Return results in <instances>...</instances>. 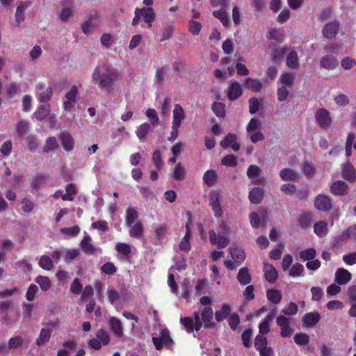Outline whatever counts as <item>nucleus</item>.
<instances>
[{
  "label": "nucleus",
  "instance_id": "nucleus-1",
  "mask_svg": "<svg viewBox=\"0 0 356 356\" xmlns=\"http://www.w3.org/2000/svg\"><path fill=\"white\" fill-rule=\"evenodd\" d=\"M120 79L118 70L107 63H99L92 74V81L103 92L110 93Z\"/></svg>",
  "mask_w": 356,
  "mask_h": 356
},
{
  "label": "nucleus",
  "instance_id": "nucleus-2",
  "mask_svg": "<svg viewBox=\"0 0 356 356\" xmlns=\"http://www.w3.org/2000/svg\"><path fill=\"white\" fill-rule=\"evenodd\" d=\"M315 120L318 125L323 129H327L332 124L330 112L325 108H318L315 113Z\"/></svg>",
  "mask_w": 356,
  "mask_h": 356
},
{
  "label": "nucleus",
  "instance_id": "nucleus-3",
  "mask_svg": "<svg viewBox=\"0 0 356 356\" xmlns=\"http://www.w3.org/2000/svg\"><path fill=\"white\" fill-rule=\"evenodd\" d=\"M290 318L283 315L277 317L276 322L281 329L280 334L283 337H289L293 333V330L290 326Z\"/></svg>",
  "mask_w": 356,
  "mask_h": 356
},
{
  "label": "nucleus",
  "instance_id": "nucleus-4",
  "mask_svg": "<svg viewBox=\"0 0 356 356\" xmlns=\"http://www.w3.org/2000/svg\"><path fill=\"white\" fill-rule=\"evenodd\" d=\"M227 234H218L213 229L209 231V236L210 243L217 245L219 248H225L230 242Z\"/></svg>",
  "mask_w": 356,
  "mask_h": 356
},
{
  "label": "nucleus",
  "instance_id": "nucleus-5",
  "mask_svg": "<svg viewBox=\"0 0 356 356\" xmlns=\"http://www.w3.org/2000/svg\"><path fill=\"white\" fill-rule=\"evenodd\" d=\"M75 10L73 6L72 2L68 1L65 2L63 8L57 13V17L61 22H65L74 16Z\"/></svg>",
  "mask_w": 356,
  "mask_h": 356
},
{
  "label": "nucleus",
  "instance_id": "nucleus-6",
  "mask_svg": "<svg viewBox=\"0 0 356 356\" xmlns=\"http://www.w3.org/2000/svg\"><path fill=\"white\" fill-rule=\"evenodd\" d=\"M314 206L319 211H330L332 208V200L328 195H318L314 200Z\"/></svg>",
  "mask_w": 356,
  "mask_h": 356
},
{
  "label": "nucleus",
  "instance_id": "nucleus-7",
  "mask_svg": "<svg viewBox=\"0 0 356 356\" xmlns=\"http://www.w3.org/2000/svg\"><path fill=\"white\" fill-rule=\"evenodd\" d=\"M77 94V87L72 86L65 96V100L63 102V108L65 111H70L74 107Z\"/></svg>",
  "mask_w": 356,
  "mask_h": 356
},
{
  "label": "nucleus",
  "instance_id": "nucleus-8",
  "mask_svg": "<svg viewBox=\"0 0 356 356\" xmlns=\"http://www.w3.org/2000/svg\"><path fill=\"white\" fill-rule=\"evenodd\" d=\"M243 89L241 84L237 81H231L227 88V97L230 101H234L243 94Z\"/></svg>",
  "mask_w": 356,
  "mask_h": 356
},
{
  "label": "nucleus",
  "instance_id": "nucleus-9",
  "mask_svg": "<svg viewBox=\"0 0 356 356\" xmlns=\"http://www.w3.org/2000/svg\"><path fill=\"white\" fill-rule=\"evenodd\" d=\"M348 185L342 180L334 181L330 186V191L334 195L343 196L347 194Z\"/></svg>",
  "mask_w": 356,
  "mask_h": 356
},
{
  "label": "nucleus",
  "instance_id": "nucleus-10",
  "mask_svg": "<svg viewBox=\"0 0 356 356\" xmlns=\"http://www.w3.org/2000/svg\"><path fill=\"white\" fill-rule=\"evenodd\" d=\"M221 197L218 193H212L209 198V205L211 207L214 216L217 218L222 216V210L220 204Z\"/></svg>",
  "mask_w": 356,
  "mask_h": 356
},
{
  "label": "nucleus",
  "instance_id": "nucleus-11",
  "mask_svg": "<svg viewBox=\"0 0 356 356\" xmlns=\"http://www.w3.org/2000/svg\"><path fill=\"white\" fill-rule=\"evenodd\" d=\"M213 311L210 307H204L202 311L201 318L204 323V325L207 328H211L216 326V323L213 322Z\"/></svg>",
  "mask_w": 356,
  "mask_h": 356
},
{
  "label": "nucleus",
  "instance_id": "nucleus-12",
  "mask_svg": "<svg viewBox=\"0 0 356 356\" xmlns=\"http://www.w3.org/2000/svg\"><path fill=\"white\" fill-rule=\"evenodd\" d=\"M137 12L140 13V15L143 20L147 24L148 28L152 27V23L154 21L156 14L152 8H137Z\"/></svg>",
  "mask_w": 356,
  "mask_h": 356
},
{
  "label": "nucleus",
  "instance_id": "nucleus-13",
  "mask_svg": "<svg viewBox=\"0 0 356 356\" xmlns=\"http://www.w3.org/2000/svg\"><path fill=\"white\" fill-rule=\"evenodd\" d=\"M352 279L351 273L346 269L340 268L337 270L334 275V281L339 285H345Z\"/></svg>",
  "mask_w": 356,
  "mask_h": 356
},
{
  "label": "nucleus",
  "instance_id": "nucleus-14",
  "mask_svg": "<svg viewBox=\"0 0 356 356\" xmlns=\"http://www.w3.org/2000/svg\"><path fill=\"white\" fill-rule=\"evenodd\" d=\"M236 136L235 134H228L223 140L220 143V145L224 149H227L229 146L232 147L234 152H237L240 149V145L236 142Z\"/></svg>",
  "mask_w": 356,
  "mask_h": 356
},
{
  "label": "nucleus",
  "instance_id": "nucleus-15",
  "mask_svg": "<svg viewBox=\"0 0 356 356\" xmlns=\"http://www.w3.org/2000/svg\"><path fill=\"white\" fill-rule=\"evenodd\" d=\"M108 325L111 330L118 337L123 336L122 324L120 320L115 316H111L108 318Z\"/></svg>",
  "mask_w": 356,
  "mask_h": 356
},
{
  "label": "nucleus",
  "instance_id": "nucleus-16",
  "mask_svg": "<svg viewBox=\"0 0 356 356\" xmlns=\"http://www.w3.org/2000/svg\"><path fill=\"white\" fill-rule=\"evenodd\" d=\"M339 24L337 22H331L325 25L323 34L327 39L334 38L338 33Z\"/></svg>",
  "mask_w": 356,
  "mask_h": 356
},
{
  "label": "nucleus",
  "instance_id": "nucleus-17",
  "mask_svg": "<svg viewBox=\"0 0 356 356\" xmlns=\"http://www.w3.org/2000/svg\"><path fill=\"white\" fill-rule=\"evenodd\" d=\"M342 177L350 182H353L356 180V170L350 162L343 165Z\"/></svg>",
  "mask_w": 356,
  "mask_h": 356
},
{
  "label": "nucleus",
  "instance_id": "nucleus-18",
  "mask_svg": "<svg viewBox=\"0 0 356 356\" xmlns=\"http://www.w3.org/2000/svg\"><path fill=\"white\" fill-rule=\"evenodd\" d=\"M321 319V315L318 312H309L302 317V323L305 327H313L316 325Z\"/></svg>",
  "mask_w": 356,
  "mask_h": 356
},
{
  "label": "nucleus",
  "instance_id": "nucleus-19",
  "mask_svg": "<svg viewBox=\"0 0 356 356\" xmlns=\"http://www.w3.org/2000/svg\"><path fill=\"white\" fill-rule=\"evenodd\" d=\"M184 118L185 115L181 106L179 104H175L173 110V121L172 125L179 127Z\"/></svg>",
  "mask_w": 356,
  "mask_h": 356
},
{
  "label": "nucleus",
  "instance_id": "nucleus-20",
  "mask_svg": "<svg viewBox=\"0 0 356 356\" xmlns=\"http://www.w3.org/2000/svg\"><path fill=\"white\" fill-rule=\"evenodd\" d=\"M320 65L323 68L332 70L337 67L338 65V61L334 56L327 55L321 58L320 60Z\"/></svg>",
  "mask_w": 356,
  "mask_h": 356
},
{
  "label": "nucleus",
  "instance_id": "nucleus-21",
  "mask_svg": "<svg viewBox=\"0 0 356 356\" xmlns=\"http://www.w3.org/2000/svg\"><path fill=\"white\" fill-rule=\"evenodd\" d=\"M30 5L31 2L24 1L21 2L19 5L17 6L15 13V26H18L20 24V23L24 20V13Z\"/></svg>",
  "mask_w": 356,
  "mask_h": 356
},
{
  "label": "nucleus",
  "instance_id": "nucleus-22",
  "mask_svg": "<svg viewBox=\"0 0 356 356\" xmlns=\"http://www.w3.org/2000/svg\"><path fill=\"white\" fill-rule=\"evenodd\" d=\"M264 276L266 280L270 283H274L277 278V272L273 265L264 263Z\"/></svg>",
  "mask_w": 356,
  "mask_h": 356
},
{
  "label": "nucleus",
  "instance_id": "nucleus-23",
  "mask_svg": "<svg viewBox=\"0 0 356 356\" xmlns=\"http://www.w3.org/2000/svg\"><path fill=\"white\" fill-rule=\"evenodd\" d=\"M229 250L232 259L236 263L241 264L245 260V253L243 249L236 246H231Z\"/></svg>",
  "mask_w": 356,
  "mask_h": 356
},
{
  "label": "nucleus",
  "instance_id": "nucleus-24",
  "mask_svg": "<svg viewBox=\"0 0 356 356\" xmlns=\"http://www.w3.org/2000/svg\"><path fill=\"white\" fill-rule=\"evenodd\" d=\"M286 64L290 69L297 70L300 68V63L298 53L296 51H291L286 57Z\"/></svg>",
  "mask_w": 356,
  "mask_h": 356
},
{
  "label": "nucleus",
  "instance_id": "nucleus-25",
  "mask_svg": "<svg viewBox=\"0 0 356 356\" xmlns=\"http://www.w3.org/2000/svg\"><path fill=\"white\" fill-rule=\"evenodd\" d=\"M91 237L87 235L84 236L80 243L83 251L88 254H95L96 252V248L91 243Z\"/></svg>",
  "mask_w": 356,
  "mask_h": 356
},
{
  "label": "nucleus",
  "instance_id": "nucleus-26",
  "mask_svg": "<svg viewBox=\"0 0 356 356\" xmlns=\"http://www.w3.org/2000/svg\"><path fill=\"white\" fill-rule=\"evenodd\" d=\"M231 313V307L227 304H222L220 309L216 311L215 318L217 322H221L226 319Z\"/></svg>",
  "mask_w": 356,
  "mask_h": 356
},
{
  "label": "nucleus",
  "instance_id": "nucleus-27",
  "mask_svg": "<svg viewBox=\"0 0 356 356\" xmlns=\"http://www.w3.org/2000/svg\"><path fill=\"white\" fill-rule=\"evenodd\" d=\"M314 231L318 237H325L328 233V225L325 221H318L314 224Z\"/></svg>",
  "mask_w": 356,
  "mask_h": 356
},
{
  "label": "nucleus",
  "instance_id": "nucleus-28",
  "mask_svg": "<svg viewBox=\"0 0 356 356\" xmlns=\"http://www.w3.org/2000/svg\"><path fill=\"white\" fill-rule=\"evenodd\" d=\"M264 190L260 188H254L249 193V199L252 204H259L264 198Z\"/></svg>",
  "mask_w": 356,
  "mask_h": 356
},
{
  "label": "nucleus",
  "instance_id": "nucleus-29",
  "mask_svg": "<svg viewBox=\"0 0 356 356\" xmlns=\"http://www.w3.org/2000/svg\"><path fill=\"white\" fill-rule=\"evenodd\" d=\"M261 168L255 165H250L247 170V176L252 180L254 184H259V177L261 175Z\"/></svg>",
  "mask_w": 356,
  "mask_h": 356
},
{
  "label": "nucleus",
  "instance_id": "nucleus-30",
  "mask_svg": "<svg viewBox=\"0 0 356 356\" xmlns=\"http://www.w3.org/2000/svg\"><path fill=\"white\" fill-rule=\"evenodd\" d=\"M59 138L62 142V145L64 149L67 152L72 150L74 147V140L72 136L70 134L66 132H62Z\"/></svg>",
  "mask_w": 356,
  "mask_h": 356
},
{
  "label": "nucleus",
  "instance_id": "nucleus-31",
  "mask_svg": "<svg viewBox=\"0 0 356 356\" xmlns=\"http://www.w3.org/2000/svg\"><path fill=\"white\" fill-rule=\"evenodd\" d=\"M280 177L282 181H296L298 173L291 168H284L280 172Z\"/></svg>",
  "mask_w": 356,
  "mask_h": 356
},
{
  "label": "nucleus",
  "instance_id": "nucleus-32",
  "mask_svg": "<svg viewBox=\"0 0 356 356\" xmlns=\"http://www.w3.org/2000/svg\"><path fill=\"white\" fill-rule=\"evenodd\" d=\"M296 76L293 73L284 72L281 74L280 76V83L284 86H288L289 88L292 87L295 83Z\"/></svg>",
  "mask_w": 356,
  "mask_h": 356
},
{
  "label": "nucleus",
  "instance_id": "nucleus-33",
  "mask_svg": "<svg viewBox=\"0 0 356 356\" xmlns=\"http://www.w3.org/2000/svg\"><path fill=\"white\" fill-rule=\"evenodd\" d=\"M51 330L48 328H42L38 337L35 340L38 346H40L50 340Z\"/></svg>",
  "mask_w": 356,
  "mask_h": 356
},
{
  "label": "nucleus",
  "instance_id": "nucleus-34",
  "mask_svg": "<svg viewBox=\"0 0 356 356\" xmlns=\"http://www.w3.org/2000/svg\"><path fill=\"white\" fill-rule=\"evenodd\" d=\"M356 135L351 132L348 134L346 142V155L349 157L352 155V146L353 145L355 149H356Z\"/></svg>",
  "mask_w": 356,
  "mask_h": 356
},
{
  "label": "nucleus",
  "instance_id": "nucleus-35",
  "mask_svg": "<svg viewBox=\"0 0 356 356\" xmlns=\"http://www.w3.org/2000/svg\"><path fill=\"white\" fill-rule=\"evenodd\" d=\"M251 275L248 268H242L239 270L237 280L242 285H246L251 282Z\"/></svg>",
  "mask_w": 356,
  "mask_h": 356
},
{
  "label": "nucleus",
  "instance_id": "nucleus-36",
  "mask_svg": "<svg viewBox=\"0 0 356 356\" xmlns=\"http://www.w3.org/2000/svg\"><path fill=\"white\" fill-rule=\"evenodd\" d=\"M129 228V235L132 237L139 238L143 232V227L140 222L137 221L131 226H127Z\"/></svg>",
  "mask_w": 356,
  "mask_h": 356
},
{
  "label": "nucleus",
  "instance_id": "nucleus-37",
  "mask_svg": "<svg viewBox=\"0 0 356 356\" xmlns=\"http://www.w3.org/2000/svg\"><path fill=\"white\" fill-rule=\"evenodd\" d=\"M217 177V172L215 170H209L204 172L203 180L208 186H212L216 183Z\"/></svg>",
  "mask_w": 356,
  "mask_h": 356
},
{
  "label": "nucleus",
  "instance_id": "nucleus-38",
  "mask_svg": "<svg viewBox=\"0 0 356 356\" xmlns=\"http://www.w3.org/2000/svg\"><path fill=\"white\" fill-rule=\"evenodd\" d=\"M312 222V214L309 212L301 214L298 218V223L301 228L307 229Z\"/></svg>",
  "mask_w": 356,
  "mask_h": 356
},
{
  "label": "nucleus",
  "instance_id": "nucleus-39",
  "mask_svg": "<svg viewBox=\"0 0 356 356\" xmlns=\"http://www.w3.org/2000/svg\"><path fill=\"white\" fill-rule=\"evenodd\" d=\"M29 127V122L21 119L17 122L15 129L19 136H23L28 132Z\"/></svg>",
  "mask_w": 356,
  "mask_h": 356
},
{
  "label": "nucleus",
  "instance_id": "nucleus-40",
  "mask_svg": "<svg viewBox=\"0 0 356 356\" xmlns=\"http://www.w3.org/2000/svg\"><path fill=\"white\" fill-rule=\"evenodd\" d=\"M138 218V212L132 208H129L126 211V225L127 226H131L132 224L137 222Z\"/></svg>",
  "mask_w": 356,
  "mask_h": 356
},
{
  "label": "nucleus",
  "instance_id": "nucleus-41",
  "mask_svg": "<svg viewBox=\"0 0 356 356\" xmlns=\"http://www.w3.org/2000/svg\"><path fill=\"white\" fill-rule=\"evenodd\" d=\"M213 15L220 20L222 24L225 27H229V19L228 14L225 12V10L222 9H220L218 10H214L213 12Z\"/></svg>",
  "mask_w": 356,
  "mask_h": 356
},
{
  "label": "nucleus",
  "instance_id": "nucleus-42",
  "mask_svg": "<svg viewBox=\"0 0 356 356\" xmlns=\"http://www.w3.org/2000/svg\"><path fill=\"white\" fill-rule=\"evenodd\" d=\"M245 86L254 90V92H259L261 90L262 84L258 79H253L252 78H247L245 79Z\"/></svg>",
  "mask_w": 356,
  "mask_h": 356
},
{
  "label": "nucleus",
  "instance_id": "nucleus-43",
  "mask_svg": "<svg viewBox=\"0 0 356 356\" xmlns=\"http://www.w3.org/2000/svg\"><path fill=\"white\" fill-rule=\"evenodd\" d=\"M266 296L268 300L274 304L280 303L282 300V294L277 289L268 290L266 292Z\"/></svg>",
  "mask_w": 356,
  "mask_h": 356
},
{
  "label": "nucleus",
  "instance_id": "nucleus-44",
  "mask_svg": "<svg viewBox=\"0 0 356 356\" xmlns=\"http://www.w3.org/2000/svg\"><path fill=\"white\" fill-rule=\"evenodd\" d=\"M35 282L39 284L41 290L48 291L51 285V281L48 277L39 275L35 278Z\"/></svg>",
  "mask_w": 356,
  "mask_h": 356
},
{
  "label": "nucleus",
  "instance_id": "nucleus-45",
  "mask_svg": "<svg viewBox=\"0 0 356 356\" xmlns=\"http://www.w3.org/2000/svg\"><path fill=\"white\" fill-rule=\"evenodd\" d=\"M58 147L57 140L55 137H49L45 142V145L43 147L44 152H49L54 151Z\"/></svg>",
  "mask_w": 356,
  "mask_h": 356
},
{
  "label": "nucleus",
  "instance_id": "nucleus-46",
  "mask_svg": "<svg viewBox=\"0 0 356 356\" xmlns=\"http://www.w3.org/2000/svg\"><path fill=\"white\" fill-rule=\"evenodd\" d=\"M39 266L46 270H50L53 268L54 264L51 259L47 256L42 255L39 260Z\"/></svg>",
  "mask_w": 356,
  "mask_h": 356
},
{
  "label": "nucleus",
  "instance_id": "nucleus-47",
  "mask_svg": "<svg viewBox=\"0 0 356 356\" xmlns=\"http://www.w3.org/2000/svg\"><path fill=\"white\" fill-rule=\"evenodd\" d=\"M185 174L184 167L181 163H178L172 172V177L177 181L183 180L185 178Z\"/></svg>",
  "mask_w": 356,
  "mask_h": 356
},
{
  "label": "nucleus",
  "instance_id": "nucleus-48",
  "mask_svg": "<svg viewBox=\"0 0 356 356\" xmlns=\"http://www.w3.org/2000/svg\"><path fill=\"white\" fill-rule=\"evenodd\" d=\"M96 337L99 340L103 346H106L110 342V334L104 329H100L97 332Z\"/></svg>",
  "mask_w": 356,
  "mask_h": 356
},
{
  "label": "nucleus",
  "instance_id": "nucleus-49",
  "mask_svg": "<svg viewBox=\"0 0 356 356\" xmlns=\"http://www.w3.org/2000/svg\"><path fill=\"white\" fill-rule=\"evenodd\" d=\"M49 113L48 106L41 105L38 106L37 111L34 113L35 118L38 120H44Z\"/></svg>",
  "mask_w": 356,
  "mask_h": 356
},
{
  "label": "nucleus",
  "instance_id": "nucleus-50",
  "mask_svg": "<svg viewBox=\"0 0 356 356\" xmlns=\"http://www.w3.org/2000/svg\"><path fill=\"white\" fill-rule=\"evenodd\" d=\"M212 110L218 118H224L225 116V104L221 102H214L212 105Z\"/></svg>",
  "mask_w": 356,
  "mask_h": 356
},
{
  "label": "nucleus",
  "instance_id": "nucleus-51",
  "mask_svg": "<svg viewBox=\"0 0 356 356\" xmlns=\"http://www.w3.org/2000/svg\"><path fill=\"white\" fill-rule=\"evenodd\" d=\"M149 131L150 124L147 123H143L138 127L136 134L140 140H143Z\"/></svg>",
  "mask_w": 356,
  "mask_h": 356
},
{
  "label": "nucleus",
  "instance_id": "nucleus-52",
  "mask_svg": "<svg viewBox=\"0 0 356 356\" xmlns=\"http://www.w3.org/2000/svg\"><path fill=\"white\" fill-rule=\"evenodd\" d=\"M53 94V90L52 88L49 86L44 89V90L41 91L39 92L38 98L39 101L41 102H47L50 100L51 96Z\"/></svg>",
  "mask_w": 356,
  "mask_h": 356
},
{
  "label": "nucleus",
  "instance_id": "nucleus-53",
  "mask_svg": "<svg viewBox=\"0 0 356 356\" xmlns=\"http://www.w3.org/2000/svg\"><path fill=\"white\" fill-rule=\"evenodd\" d=\"M181 324L185 327L188 333L193 332L194 321L192 317H184L180 318Z\"/></svg>",
  "mask_w": 356,
  "mask_h": 356
},
{
  "label": "nucleus",
  "instance_id": "nucleus-54",
  "mask_svg": "<svg viewBox=\"0 0 356 356\" xmlns=\"http://www.w3.org/2000/svg\"><path fill=\"white\" fill-rule=\"evenodd\" d=\"M221 163L225 166L235 167L237 165V157L233 154L227 155L222 159Z\"/></svg>",
  "mask_w": 356,
  "mask_h": 356
},
{
  "label": "nucleus",
  "instance_id": "nucleus-55",
  "mask_svg": "<svg viewBox=\"0 0 356 356\" xmlns=\"http://www.w3.org/2000/svg\"><path fill=\"white\" fill-rule=\"evenodd\" d=\"M294 341L296 344L300 346H304L309 343V337L305 333H298L293 337Z\"/></svg>",
  "mask_w": 356,
  "mask_h": 356
},
{
  "label": "nucleus",
  "instance_id": "nucleus-56",
  "mask_svg": "<svg viewBox=\"0 0 356 356\" xmlns=\"http://www.w3.org/2000/svg\"><path fill=\"white\" fill-rule=\"evenodd\" d=\"M267 339L262 335H257L254 339V347L257 351L267 347Z\"/></svg>",
  "mask_w": 356,
  "mask_h": 356
},
{
  "label": "nucleus",
  "instance_id": "nucleus-57",
  "mask_svg": "<svg viewBox=\"0 0 356 356\" xmlns=\"http://www.w3.org/2000/svg\"><path fill=\"white\" fill-rule=\"evenodd\" d=\"M115 248L118 252L124 256H128L131 253V246L124 243H116Z\"/></svg>",
  "mask_w": 356,
  "mask_h": 356
},
{
  "label": "nucleus",
  "instance_id": "nucleus-58",
  "mask_svg": "<svg viewBox=\"0 0 356 356\" xmlns=\"http://www.w3.org/2000/svg\"><path fill=\"white\" fill-rule=\"evenodd\" d=\"M80 254L79 249H68L65 251L64 260L67 263H70L73 259L77 257Z\"/></svg>",
  "mask_w": 356,
  "mask_h": 356
},
{
  "label": "nucleus",
  "instance_id": "nucleus-59",
  "mask_svg": "<svg viewBox=\"0 0 356 356\" xmlns=\"http://www.w3.org/2000/svg\"><path fill=\"white\" fill-rule=\"evenodd\" d=\"M24 343V339L20 336H15L11 337L8 340V348L10 349H14L19 348L22 346Z\"/></svg>",
  "mask_w": 356,
  "mask_h": 356
},
{
  "label": "nucleus",
  "instance_id": "nucleus-60",
  "mask_svg": "<svg viewBox=\"0 0 356 356\" xmlns=\"http://www.w3.org/2000/svg\"><path fill=\"white\" fill-rule=\"evenodd\" d=\"M298 311L297 305L291 302L282 310V312L285 315L293 316L298 313Z\"/></svg>",
  "mask_w": 356,
  "mask_h": 356
},
{
  "label": "nucleus",
  "instance_id": "nucleus-61",
  "mask_svg": "<svg viewBox=\"0 0 356 356\" xmlns=\"http://www.w3.org/2000/svg\"><path fill=\"white\" fill-rule=\"evenodd\" d=\"M316 250L314 248H308L300 252V257L304 261L313 259L316 257Z\"/></svg>",
  "mask_w": 356,
  "mask_h": 356
},
{
  "label": "nucleus",
  "instance_id": "nucleus-62",
  "mask_svg": "<svg viewBox=\"0 0 356 356\" xmlns=\"http://www.w3.org/2000/svg\"><path fill=\"white\" fill-rule=\"evenodd\" d=\"M302 168L307 177H313L316 173V169L314 165L307 161L304 162Z\"/></svg>",
  "mask_w": 356,
  "mask_h": 356
},
{
  "label": "nucleus",
  "instance_id": "nucleus-63",
  "mask_svg": "<svg viewBox=\"0 0 356 356\" xmlns=\"http://www.w3.org/2000/svg\"><path fill=\"white\" fill-rule=\"evenodd\" d=\"M101 271L106 275H113L116 273L117 268L111 262H106L101 267Z\"/></svg>",
  "mask_w": 356,
  "mask_h": 356
},
{
  "label": "nucleus",
  "instance_id": "nucleus-64",
  "mask_svg": "<svg viewBox=\"0 0 356 356\" xmlns=\"http://www.w3.org/2000/svg\"><path fill=\"white\" fill-rule=\"evenodd\" d=\"M260 108V103L257 97H251L249 99V112L251 114L256 113Z\"/></svg>",
  "mask_w": 356,
  "mask_h": 356
}]
</instances>
